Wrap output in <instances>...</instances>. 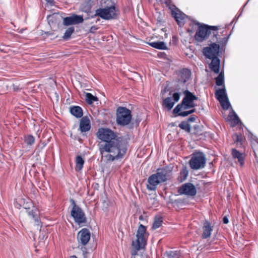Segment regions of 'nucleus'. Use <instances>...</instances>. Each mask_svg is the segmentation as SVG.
<instances>
[{
    "label": "nucleus",
    "mask_w": 258,
    "mask_h": 258,
    "mask_svg": "<svg viewBox=\"0 0 258 258\" xmlns=\"http://www.w3.org/2000/svg\"><path fill=\"white\" fill-rule=\"evenodd\" d=\"M101 141L98 147L101 159L113 162L122 159L127 151L126 144L116 132L109 128L100 127L96 133Z\"/></svg>",
    "instance_id": "nucleus-1"
},
{
    "label": "nucleus",
    "mask_w": 258,
    "mask_h": 258,
    "mask_svg": "<svg viewBox=\"0 0 258 258\" xmlns=\"http://www.w3.org/2000/svg\"><path fill=\"white\" fill-rule=\"evenodd\" d=\"M171 176L172 170L169 167L159 168L156 173L152 174L148 177L147 188L149 190L155 191L158 184L170 180Z\"/></svg>",
    "instance_id": "nucleus-2"
},
{
    "label": "nucleus",
    "mask_w": 258,
    "mask_h": 258,
    "mask_svg": "<svg viewBox=\"0 0 258 258\" xmlns=\"http://www.w3.org/2000/svg\"><path fill=\"white\" fill-rule=\"evenodd\" d=\"M196 24L198 26V28L195 35V38L197 41L201 42L206 40L212 30L213 31L212 41L217 42L218 43L222 42L221 39L218 37L217 31L219 30L218 26H209L205 24L202 25L199 22L196 23Z\"/></svg>",
    "instance_id": "nucleus-3"
},
{
    "label": "nucleus",
    "mask_w": 258,
    "mask_h": 258,
    "mask_svg": "<svg viewBox=\"0 0 258 258\" xmlns=\"http://www.w3.org/2000/svg\"><path fill=\"white\" fill-rule=\"evenodd\" d=\"M183 93L184 96L181 103L174 108L173 113H178L180 111L187 110L197 106L194 101L198 100V97L187 90L184 91Z\"/></svg>",
    "instance_id": "nucleus-4"
},
{
    "label": "nucleus",
    "mask_w": 258,
    "mask_h": 258,
    "mask_svg": "<svg viewBox=\"0 0 258 258\" xmlns=\"http://www.w3.org/2000/svg\"><path fill=\"white\" fill-rule=\"evenodd\" d=\"M148 235L149 234L147 232L146 227L140 224L137 232V240L132 242L133 247L136 250H139L146 244Z\"/></svg>",
    "instance_id": "nucleus-5"
},
{
    "label": "nucleus",
    "mask_w": 258,
    "mask_h": 258,
    "mask_svg": "<svg viewBox=\"0 0 258 258\" xmlns=\"http://www.w3.org/2000/svg\"><path fill=\"white\" fill-rule=\"evenodd\" d=\"M132 118L131 111L124 107H119L116 110V121L118 125L125 126L130 124Z\"/></svg>",
    "instance_id": "nucleus-6"
},
{
    "label": "nucleus",
    "mask_w": 258,
    "mask_h": 258,
    "mask_svg": "<svg viewBox=\"0 0 258 258\" xmlns=\"http://www.w3.org/2000/svg\"><path fill=\"white\" fill-rule=\"evenodd\" d=\"M95 16H98L105 20L116 19L118 10L114 6L99 8L95 11Z\"/></svg>",
    "instance_id": "nucleus-7"
},
{
    "label": "nucleus",
    "mask_w": 258,
    "mask_h": 258,
    "mask_svg": "<svg viewBox=\"0 0 258 258\" xmlns=\"http://www.w3.org/2000/svg\"><path fill=\"white\" fill-rule=\"evenodd\" d=\"M206 158L205 154L201 152H196L192 154L189 161V166L194 170H199L205 167Z\"/></svg>",
    "instance_id": "nucleus-8"
},
{
    "label": "nucleus",
    "mask_w": 258,
    "mask_h": 258,
    "mask_svg": "<svg viewBox=\"0 0 258 258\" xmlns=\"http://www.w3.org/2000/svg\"><path fill=\"white\" fill-rule=\"evenodd\" d=\"M71 202L73 206L71 211V215L74 218L75 222L80 225L87 222V218L83 210L76 205L75 201L71 199Z\"/></svg>",
    "instance_id": "nucleus-9"
},
{
    "label": "nucleus",
    "mask_w": 258,
    "mask_h": 258,
    "mask_svg": "<svg viewBox=\"0 0 258 258\" xmlns=\"http://www.w3.org/2000/svg\"><path fill=\"white\" fill-rule=\"evenodd\" d=\"M219 48L220 45L219 44L213 43L209 47H204L203 53L206 58L210 59L218 57Z\"/></svg>",
    "instance_id": "nucleus-10"
},
{
    "label": "nucleus",
    "mask_w": 258,
    "mask_h": 258,
    "mask_svg": "<svg viewBox=\"0 0 258 258\" xmlns=\"http://www.w3.org/2000/svg\"><path fill=\"white\" fill-rule=\"evenodd\" d=\"M179 195H184L190 197H194L197 194V189L191 183L187 182L183 184L178 189Z\"/></svg>",
    "instance_id": "nucleus-11"
},
{
    "label": "nucleus",
    "mask_w": 258,
    "mask_h": 258,
    "mask_svg": "<svg viewBox=\"0 0 258 258\" xmlns=\"http://www.w3.org/2000/svg\"><path fill=\"white\" fill-rule=\"evenodd\" d=\"M170 10L171 11L172 16L174 17L178 25L180 27L183 25L186 16L177 8L175 6H171V8Z\"/></svg>",
    "instance_id": "nucleus-12"
},
{
    "label": "nucleus",
    "mask_w": 258,
    "mask_h": 258,
    "mask_svg": "<svg viewBox=\"0 0 258 258\" xmlns=\"http://www.w3.org/2000/svg\"><path fill=\"white\" fill-rule=\"evenodd\" d=\"M91 233L87 228H83L78 233L77 239L79 244L86 245L90 239Z\"/></svg>",
    "instance_id": "nucleus-13"
},
{
    "label": "nucleus",
    "mask_w": 258,
    "mask_h": 258,
    "mask_svg": "<svg viewBox=\"0 0 258 258\" xmlns=\"http://www.w3.org/2000/svg\"><path fill=\"white\" fill-rule=\"evenodd\" d=\"M84 19L82 16L73 15L70 17H67L63 19V24L65 26L75 25L81 23Z\"/></svg>",
    "instance_id": "nucleus-14"
},
{
    "label": "nucleus",
    "mask_w": 258,
    "mask_h": 258,
    "mask_svg": "<svg viewBox=\"0 0 258 258\" xmlns=\"http://www.w3.org/2000/svg\"><path fill=\"white\" fill-rule=\"evenodd\" d=\"M190 71L187 69H183L180 71L178 75V82L182 83H185L190 77Z\"/></svg>",
    "instance_id": "nucleus-15"
},
{
    "label": "nucleus",
    "mask_w": 258,
    "mask_h": 258,
    "mask_svg": "<svg viewBox=\"0 0 258 258\" xmlns=\"http://www.w3.org/2000/svg\"><path fill=\"white\" fill-rule=\"evenodd\" d=\"M203 230V232L202 237L203 239H206L210 237L211 234V232L213 231V228L209 221H206L204 223Z\"/></svg>",
    "instance_id": "nucleus-16"
},
{
    "label": "nucleus",
    "mask_w": 258,
    "mask_h": 258,
    "mask_svg": "<svg viewBox=\"0 0 258 258\" xmlns=\"http://www.w3.org/2000/svg\"><path fill=\"white\" fill-rule=\"evenodd\" d=\"M28 215L31 217L35 221L36 225H39L40 218L39 211L37 208L33 207L32 209H28L26 211Z\"/></svg>",
    "instance_id": "nucleus-17"
},
{
    "label": "nucleus",
    "mask_w": 258,
    "mask_h": 258,
    "mask_svg": "<svg viewBox=\"0 0 258 258\" xmlns=\"http://www.w3.org/2000/svg\"><path fill=\"white\" fill-rule=\"evenodd\" d=\"M211 62L209 64V68L215 74L219 73L220 61L218 57L211 59Z\"/></svg>",
    "instance_id": "nucleus-18"
},
{
    "label": "nucleus",
    "mask_w": 258,
    "mask_h": 258,
    "mask_svg": "<svg viewBox=\"0 0 258 258\" xmlns=\"http://www.w3.org/2000/svg\"><path fill=\"white\" fill-rule=\"evenodd\" d=\"M91 128L90 121L87 117H83L80 120V128L82 132H86L90 130Z\"/></svg>",
    "instance_id": "nucleus-19"
},
{
    "label": "nucleus",
    "mask_w": 258,
    "mask_h": 258,
    "mask_svg": "<svg viewBox=\"0 0 258 258\" xmlns=\"http://www.w3.org/2000/svg\"><path fill=\"white\" fill-rule=\"evenodd\" d=\"M70 111L71 113L77 118H81L83 115L82 108L78 106L70 107Z\"/></svg>",
    "instance_id": "nucleus-20"
},
{
    "label": "nucleus",
    "mask_w": 258,
    "mask_h": 258,
    "mask_svg": "<svg viewBox=\"0 0 258 258\" xmlns=\"http://www.w3.org/2000/svg\"><path fill=\"white\" fill-rule=\"evenodd\" d=\"M232 155L234 158L238 159V161L241 166L243 165L244 160V155L243 154L240 153L235 149H232Z\"/></svg>",
    "instance_id": "nucleus-21"
},
{
    "label": "nucleus",
    "mask_w": 258,
    "mask_h": 258,
    "mask_svg": "<svg viewBox=\"0 0 258 258\" xmlns=\"http://www.w3.org/2000/svg\"><path fill=\"white\" fill-rule=\"evenodd\" d=\"M215 96L218 101L222 100L223 99H227V96L224 86H223L222 88L219 89L216 91Z\"/></svg>",
    "instance_id": "nucleus-22"
},
{
    "label": "nucleus",
    "mask_w": 258,
    "mask_h": 258,
    "mask_svg": "<svg viewBox=\"0 0 258 258\" xmlns=\"http://www.w3.org/2000/svg\"><path fill=\"white\" fill-rule=\"evenodd\" d=\"M148 44L151 46L158 49L165 50L167 48L165 43L162 41L150 42Z\"/></svg>",
    "instance_id": "nucleus-23"
},
{
    "label": "nucleus",
    "mask_w": 258,
    "mask_h": 258,
    "mask_svg": "<svg viewBox=\"0 0 258 258\" xmlns=\"http://www.w3.org/2000/svg\"><path fill=\"white\" fill-rule=\"evenodd\" d=\"M76 170L80 171L82 169L85 163L84 160L80 156H77L76 158Z\"/></svg>",
    "instance_id": "nucleus-24"
},
{
    "label": "nucleus",
    "mask_w": 258,
    "mask_h": 258,
    "mask_svg": "<svg viewBox=\"0 0 258 258\" xmlns=\"http://www.w3.org/2000/svg\"><path fill=\"white\" fill-rule=\"evenodd\" d=\"M188 175V171L185 167H183L179 173V175L178 177V181L182 182L184 181Z\"/></svg>",
    "instance_id": "nucleus-25"
},
{
    "label": "nucleus",
    "mask_w": 258,
    "mask_h": 258,
    "mask_svg": "<svg viewBox=\"0 0 258 258\" xmlns=\"http://www.w3.org/2000/svg\"><path fill=\"white\" fill-rule=\"evenodd\" d=\"M232 137L234 141V143L236 144L237 147L239 146L240 147L241 146L244 138L241 134H234Z\"/></svg>",
    "instance_id": "nucleus-26"
},
{
    "label": "nucleus",
    "mask_w": 258,
    "mask_h": 258,
    "mask_svg": "<svg viewBox=\"0 0 258 258\" xmlns=\"http://www.w3.org/2000/svg\"><path fill=\"white\" fill-rule=\"evenodd\" d=\"M174 104V102L172 101V99L171 97H167L163 101L162 105L165 108L168 109V110H170L173 107Z\"/></svg>",
    "instance_id": "nucleus-27"
},
{
    "label": "nucleus",
    "mask_w": 258,
    "mask_h": 258,
    "mask_svg": "<svg viewBox=\"0 0 258 258\" xmlns=\"http://www.w3.org/2000/svg\"><path fill=\"white\" fill-rule=\"evenodd\" d=\"M216 84L217 86H224V72L221 71L219 75L215 78Z\"/></svg>",
    "instance_id": "nucleus-28"
},
{
    "label": "nucleus",
    "mask_w": 258,
    "mask_h": 258,
    "mask_svg": "<svg viewBox=\"0 0 258 258\" xmlns=\"http://www.w3.org/2000/svg\"><path fill=\"white\" fill-rule=\"evenodd\" d=\"M85 96L86 101L89 104H91L94 102L98 101L97 97L90 93H86Z\"/></svg>",
    "instance_id": "nucleus-29"
},
{
    "label": "nucleus",
    "mask_w": 258,
    "mask_h": 258,
    "mask_svg": "<svg viewBox=\"0 0 258 258\" xmlns=\"http://www.w3.org/2000/svg\"><path fill=\"white\" fill-rule=\"evenodd\" d=\"M162 222L163 220L161 217H155L152 225V228L156 229L159 228L161 226Z\"/></svg>",
    "instance_id": "nucleus-30"
},
{
    "label": "nucleus",
    "mask_w": 258,
    "mask_h": 258,
    "mask_svg": "<svg viewBox=\"0 0 258 258\" xmlns=\"http://www.w3.org/2000/svg\"><path fill=\"white\" fill-rule=\"evenodd\" d=\"M196 111V109L194 108L187 111H180V112L178 113H174L176 114V116H180L182 117H185L188 116L189 114H192Z\"/></svg>",
    "instance_id": "nucleus-31"
},
{
    "label": "nucleus",
    "mask_w": 258,
    "mask_h": 258,
    "mask_svg": "<svg viewBox=\"0 0 258 258\" xmlns=\"http://www.w3.org/2000/svg\"><path fill=\"white\" fill-rule=\"evenodd\" d=\"M74 32V27H70L65 32L64 35L62 37V38L65 40H68L71 36L72 34Z\"/></svg>",
    "instance_id": "nucleus-32"
},
{
    "label": "nucleus",
    "mask_w": 258,
    "mask_h": 258,
    "mask_svg": "<svg viewBox=\"0 0 258 258\" xmlns=\"http://www.w3.org/2000/svg\"><path fill=\"white\" fill-rule=\"evenodd\" d=\"M219 101L220 102L222 107L224 110L228 109L230 106V104L228 101V97H227V99H223L222 100H220Z\"/></svg>",
    "instance_id": "nucleus-33"
},
{
    "label": "nucleus",
    "mask_w": 258,
    "mask_h": 258,
    "mask_svg": "<svg viewBox=\"0 0 258 258\" xmlns=\"http://www.w3.org/2000/svg\"><path fill=\"white\" fill-rule=\"evenodd\" d=\"M25 143L28 146L32 145L35 142V138L32 135H28L25 137Z\"/></svg>",
    "instance_id": "nucleus-34"
},
{
    "label": "nucleus",
    "mask_w": 258,
    "mask_h": 258,
    "mask_svg": "<svg viewBox=\"0 0 258 258\" xmlns=\"http://www.w3.org/2000/svg\"><path fill=\"white\" fill-rule=\"evenodd\" d=\"M179 127L180 128L184 130L188 133L190 132V125L186 121H182L179 124Z\"/></svg>",
    "instance_id": "nucleus-35"
},
{
    "label": "nucleus",
    "mask_w": 258,
    "mask_h": 258,
    "mask_svg": "<svg viewBox=\"0 0 258 258\" xmlns=\"http://www.w3.org/2000/svg\"><path fill=\"white\" fill-rule=\"evenodd\" d=\"M161 2L162 4H165L166 7H168L170 9L171 8V6H174V5L172 4L171 0H158Z\"/></svg>",
    "instance_id": "nucleus-36"
},
{
    "label": "nucleus",
    "mask_w": 258,
    "mask_h": 258,
    "mask_svg": "<svg viewBox=\"0 0 258 258\" xmlns=\"http://www.w3.org/2000/svg\"><path fill=\"white\" fill-rule=\"evenodd\" d=\"M173 98L175 102H177L180 99V94L178 93H174L173 94Z\"/></svg>",
    "instance_id": "nucleus-37"
},
{
    "label": "nucleus",
    "mask_w": 258,
    "mask_h": 258,
    "mask_svg": "<svg viewBox=\"0 0 258 258\" xmlns=\"http://www.w3.org/2000/svg\"><path fill=\"white\" fill-rule=\"evenodd\" d=\"M196 120V117L195 116H191L188 118V121L189 122H194Z\"/></svg>",
    "instance_id": "nucleus-38"
},
{
    "label": "nucleus",
    "mask_w": 258,
    "mask_h": 258,
    "mask_svg": "<svg viewBox=\"0 0 258 258\" xmlns=\"http://www.w3.org/2000/svg\"><path fill=\"white\" fill-rule=\"evenodd\" d=\"M54 15H51V16H49L48 17L47 19H48V21L49 23H50V22L51 21L52 22L53 19H54Z\"/></svg>",
    "instance_id": "nucleus-39"
},
{
    "label": "nucleus",
    "mask_w": 258,
    "mask_h": 258,
    "mask_svg": "<svg viewBox=\"0 0 258 258\" xmlns=\"http://www.w3.org/2000/svg\"><path fill=\"white\" fill-rule=\"evenodd\" d=\"M223 222L224 224H227L229 222L228 218L226 217H224L223 218Z\"/></svg>",
    "instance_id": "nucleus-40"
},
{
    "label": "nucleus",
    "mask_w": 258,
    "mask_h": 258,
    "mask_svg": "<svg viewBox=\"0 0 258 258\" xmlns=\"http://www.w3.org/2000/svg\"><path fill=\"white\" fill-rule=\"evenodd\" d=\"M234 122L236 123H238V121H239V119H238V116H237V115H235V116H234Z\"/></svg>",
    "instance_id": "nucleus-41"
},
{
    "label": "nucleus",
    "mask_w": 258,
    "mask_h": 258,
    "mask_svg": "<svg viewBox=\"0 0 258 258\" xmlns=\"http://www.w3.org/2000/svg\"><path fill=\"white\" fill-rule=\"evenodd\" d=\"M47 3H49L51 5H52L54 3L53 0H45Z\"/></svg>",
    "instance_id": "nucleus-42"
},
{
    "label": "nucleus",
    "mask_w": 258,
    "mask_h": 258,
    "mask_svg": "<svg viewBox=\"0 0 258 258\" xmlns=\"http://www.w3.org/2000/svg\"><path fill=\"white\" fill-rule=\"evenodd\" d=\"M70 258H77V257L76 255H72Z\"/></svg>",
    "instance_id": "nucleus-43"
},
{
    "label": "nucleus",
    "mask_w": 258,
    "mask_h": 258,
    "mask_svg": "<svg viewBox=\"0 0 258 258\" xmlns=\"http://www.w3.org/2000/svg\"><path fill=\"white\" fill-rule=\"evenodd\" d=\"M137 251H138V250H136L135 249V252H132V254H133V255H135V254H136V252H137Z\"/></svg>",
    "instance_id": "nucleus-44"
},
{
    "label": "nucleus",
    "mask_w": 258,
    "mask_h": 258,
    "mask_svg": "<svg viewBox=\"0 0 258 258\" xmlns=\"http://www.w3.org/2000/svg\"><path fill=\"white\" fill-rule=\"evenodd\" d=\"M139 219H141H141H143V217H142V216H141L139 217Z\"/></svg>",
    "instance_id": "nucleus-45"
},
{
    "label": "nucleus",
    "mask_w": 258,
    "mask_h": 258,
    "mask_svg": "<svg viewBox=\"0 0 258 258\" xmlns=\"http://www.w3.org/2000/svg\"><path fill=\"white\" fill-rule=\"evenodd\" d=\"M227 39H228V38H224L223 39V40H225L226 41H227Z\"/></svg>",
    "instance_id": "nucleus-46"
}]
</instances>
